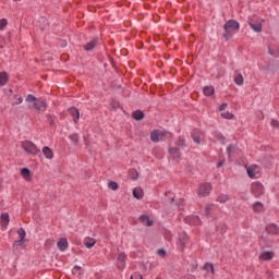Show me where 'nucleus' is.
I'll use <instances>...</instances> for the list:
<instances>
[{
  "instance_id": "1",
  "label": "nucleus",
  "mask_w": 279,
  "mask_h": 279,
  "mask_svg": "<svg viewBox=\"0 0 279 279\" xmlns=\"http://www.w3.org/2000/svg\"><path fill=\"white\" fill-rule=\"evenodd\" d=\"M225 33L222 34L223 40L228 43V40L232 39L235 32L241 29V24L236 20H229L223 25Z\"/></svg>"
},
{
  "instance_id": "2",
  "label": "nucleus",
  "mask_w": 279,
  "mask_h": 279,
  "mask_svg": "<svg viewBox=\"0 0 279 279\" xmlns=\"http://www.w3.org/2000/svg\"><path fill=\"white\" fill-rule=\"evenodd\" d=\"M251 193L254 197H260V195L265 194V186L259 181L253 182L251 184Z\"/></svg>"
},
{
  "instance_id": "3",
  "label": "nucleus",
  "mask_w": 279,
  "mask_h": 279,
  "mask_svg": "<svg viewBox=\"0 0 279 279\" xmlns=\"http://www.w3.org/2000/svg\"><path fill=\"white\" fill-rule=\"evenodd\" d=\"M213 191V185L210 183H203L199 185L198 195L199 197H208Z\"/></svg>"
},
{
  "instance_id": "4",
  "label": "nucleus",
  "mask_w": 279,
  "mask_h": 279,
  "mask_svg": "<svg viewBox=\"0 0 279 279\" xmlns=\"http://www.w3.org/2000/svg\"><path fill=\"white\" fill-rule=\"evenodd\" d=\"M266 232L267 234H270V236H278L279 234V227L276 223H268L266 226Z\"/></svg>"
},
{
  "instance_id": "5",
  "label": "nucleus",
  "mask_w": 279,
  "mask_h": 279,
  "mask_svg": "<svg viewBox=\"0 0 279 279\" xmlns=\"http://www.w3.org/2000/svg\"><path fill=\"white\" fill-rule=\"evenodd\" d=\"M0 223L2 230H8V226H10V214L3 213L0 216Z\"/></svg>"
},
{
  "instance_id": "6",
  "label": "nucleus",
  "mask_w": 279,
  "mask_h": 279,
  "mask_svg": "<svg viewBox=\"0 0 279 279\" xmlns=\"http://www.w3.org/2000/svg\"><path fill=\"white\" fill-rule=\"evenodd\" d=\"M69 114H71L73 117V121L74 123H78L80 122V109H77L76 107L72 106L68 109Z\"/></svg>"
},
{
  "instance_id": "7",
  "label": "nucleus",
  "mask_w": 279,
  "mask_h": 279,
  "mask_svg": "<svg viewBox=\"0 0 279 279\" xmlns=\"http://www.w3.org/2000/svg\"><path fill=\"white\" fill-rule=\"evenodd\" d=\"M97 43H99V37H94L89 43L83 46L85 51H93L95 47H97Z\"/></svg>"
},
{
  "instance_id": "8",
  "label": "nucleus",
  "mask_w": 279,
  "mask_h": 279,
  "mask_svg": "<svg viewBox=\"0 0 279 279\" xmlns=\"http://www.w3.org/2000/svg\"><path fill=\"white\" fill-rule=\"evenodd\" d=\"M57 247L60 252H66V250H69V240H66V238H61L57 243Z\"/></svg>"
},
{
  "instance_id": "9",
  "label": "nucleus",
  "mask_w": 279,
  "mask_h": 279,
  "mask_svg": "<svg viewBox=\"0 0 279 279\" xmlns=\"http://www.w3.org/2000/svg\"><path fill=\"white\" fill-rule=\"evenodd\" d=\"M258 169V166L257 165H252L250 167H246V173L248 175V178H251L252 180L258 178L256 177V170Z\"/></svg>"
},
{
  "instance_id": "10",
  "label": "nucleus",
  "mask_w": 279,
  "mask_h": 279,
  "mask_svg": "<svg viewBox=\"0 0 279 279\" xmlns=\"http://www.w3.org/2000/svg\"><path fill=\"white\" fill-rule=\"evenodd\" d=\"M131 117L134 119V121H143V119H145V112H143L141 109H137L132 112Z\"/></svg>"
},
{
  "instance_id": "11",
  "label": "nucleus",
  "mask_w": 279,
  "mask_h": 279,
  "mask_svg": "<svg viewBox=\"0 0 279 279\" xmlns=\"http://www.w3.org/2000/svg\"><path fill=\"white\" fill-rule=\"evenodd\" d=\"M41 151L47 160H53V150L51 149V147L44 146Z\"/></svg>"
},
{
  "instance_id": "12",
  "label": "nucleus",
  "mask_w": 279,
  "mask_h": 279,
  "mask_svg": "<svg viewBox=\"0 0 279 279\" xmlns=\"http://www.w3.org/2000/svg\"><path fill=\"white\" fill-rule=\"evenodd\" d=\"M179 242L182 247H186V243H189V234L185 231L179 233Z\"/></svg>"
},
{
  "instance_id": "13",
  "label": "nucleus",
  "mask_w": 279,
  "mask_h": 279,
  "mask_svg": "<svg viewBox=\"0 0 279 279\" xmlns=\"http://www.w3.org/2000/svg\"><path fill=\"white\" fill-rule=\"evenodd\" d=\"M140 221L141 223H146L147 228H151V226H154V220H151L147 215L140 216Z\"/></svg>"
},
{
  "instance_id": "14",
  "label": "nucleus",
  "mask_w": 279,
  "mask_h": 279,
  "mask_svg": "<svg viewBox=\"0 0 279 279\" xmlns=\"http://www.w3.org/2000/svg\"><path fill=\"white\" fill-rule=\"evenodd\" d=\"M10 82V75L5 71L0 72V86H5Z\"/></svg>"
},
{
  "instance_id": "15",
  "label": "nucleus",
  "mask_w": 279,
  "mask_h": 279,
  "mask_svg": "<svg viewBox=\"0 0 279 279\" xmlns=\"http://www.w3.org/2000/svg\"><path fill=\"white\" fill-rule=\"evenodd\" d=\"M274 258V252L264 251L259 255V260H271Z\"/></svg>"
},
{
  "instance_id": "16",
  "label": "nucleus",
  "mask_w": 279,
  "mask_h": 279,
  "mask_svg": "<svg viewBox=\"0 0 279 279\" xmlns=\"http://www.w3.org/2000/svg\"><path fill=\"white\" fill-rule=\"evenodd\" d=\"M33 108L35 110H43V108L44 110H47L48 108L47 100H39L38 102H34Z\"/></svg>"
},
{
  "instance_id": "17",
  "label": "nucleus",
  "mask_w": 279,
  "mask_h": 279,
  "mask_svg": "<svg viewBox=\"0 0 279 279\" xmlns=\"http://www.w3.org/2000/svg\"><path fill=\"white\" fill-rule=\"evenodd\" d=\"M248 25L251 29H253V32H256L257 34H259V32H263V24L260 22H257V23L248 22Z\"/></svg>"
},
{
  "instance_id": "18",
  "label": "nucleus",
  "mask_w": 279,
  "mask_h": 279,
  "mask_svg": "<svg viewBox=\"0 0 279 279\" xmlns=\"http://www.w3.org/2000/svg\"><path fill=\"white\" fill-rule=\"evenodd\" d=\"M31 144H34V142H32L29 140L23 141L21 143V147H22V149H24V151H26V154H29V150L33 148V146Z\"/></svg>"
},
{
  "instance_id": "19",
  "label": "nucleus",
  "mask_w": 279,
  "mask_h": 279,
  "mask_svg": "<svg viewBox=\"0 0 279 279\" xmlns=\"http://www.w3.org/2000/svg\"><path fill=\"white\" fill-rule=\"evenodd\" d=\"M144 195L145 194L143 192V189H141V187H134L133 189V197L135 199H143Z\"/></svg>"
},
{
  "instance_id": "20",
  "label": "nucleus",
  "mask_w": 279,
  "mask_h": 279,
  "mask_svg": "<svg viewBox=\"0 0 279 279\" xmlns=\"http://www.w3.org/2000/svg\"><path fill=\"white\" fill-rule=\"evenodd\" d=\"M160 136H162V134L158 132V130H154L150 133V141L153 143H158L160 141Z\"/></svg>"
},
{
  "instance_id": "21",
  "label": "nucleus",
  "mask_w": 279,
  "mask_h": 279,
  "mask_svg": "<svg viewBox=\"0 0 279 279\" xmlns=\"http://www.w3.org/2000/svg\"><path fill=\"white\" fill-rule=\"evenodd\" d=\"M20 173L24 180H31L32 178V170H29V168H22Z\"/></svg>"
},
{
  "instance_id": "22",
  "label": "nucleus",
  "mask_w": 279,
  "mask_h": 279,
  "mask_svg": "<svg viewBox=\"0 0 279 279\" xmlns=\"http://www.w3.org/2000/svg\"><path fill=\"white\" fill-rule=\"evenodd\" d=\"M253 210L258 214L265 213V205L260 202H256L253 204Z\"/></svg>"
},
{
  "instance_id": "23",
  "label": "nucleus",
  "mask_w": 279,
  "mask_h": 279,
  "mask_svg": "<svg viewBox=\"0 0 279 279\" xmlns=\"http://www.w3.org/2000/svg\"><path fill=\"white\" fill-rule=\"evenodd\" d=\"M140 175L141 174L138 173V170H136V168H131L129 170V178L131 180L136 181V180H138Z\"/></svg>"
},
{
  "instance_id": "24",
  "label": "nucleus",
  "mask_w": 279,
  "mask_h": 279,
  "mask_svg": "<svg viewBox=\"0 0 279 279\" xmlns=\"http://www.w3.org/2000/svg\"><path fill=\"white\" fill-rule=\"evenodd\" d=\"M95 243H97V241L93 238H87L84 240L83 245H85V247H87V250H90L92 247H95Z\"/></svg>"
},
{
  "instance_id": "25",
  "label": "nucleus",
  "mask_w": 279,
  "mask_h": 279,
  "mask_svg": "<svg viewBox=\"0 0 279 279\" xmlns=\"http://www.w3.org/2000/svg\"><path fill=\"white\" fill-rule=\"evenodd\" d=\"M168 153L171 156H174V158H181L182 157V153H180V148H178V147H170L168 149Z\"/></svg>"
},
{
  "instance_id": "26",
  "label": "nucleus",
  "mask_w": 279,
  "mask_h": 279,
  "mask_svg": "<svg viewBox=\"0 0 279 279\" xmlns=\"http://www.w3.org/2000/svg\"><path fill=\"white\" fill-rule=\"evenodd\" d=\"M203 95L206 97H211V95H215V87L214 86H205L203 88Z\"/></svg>"
},
{
  "instance_id": "27",
  "label": "nucleus",
  "mask_w": 279,
  "mask_h": 279,
  "mask_svg": "<svg viewBox=\"0 0 279 279\" xmlns=\"http://www.w3.org/2000/svg\"><path fill=\"white\" fill-rule=\"evenodd\" d=\"M214 138H217V141H219L221 143V145H226V136H223V134H221V132L215 131Z\"/></svg>"
},
{
  "instance_id": "28",
  "label": "nucleus",
  "mask_w": 279,
  "mask_h": 279,
  "mask_svg": "<svg viewBox=\"0 0 279 279\" xmlns=\"http://www.w3.org/2000/svg\"><path fill=\"white\" fill-rule=\"evenodd\" d=\"M25 241L27 240H23L20 238V240H16L13 242V252H16V250H19V247H23V245L25 244Z\"/></svg>"
},
{
  "instance_id": "29",
  "label": "nucleus",
  "mask_w": 279,
  "mask_h": 279,
  "mask_svg": "<svg viewBox=\"0 0 279 279\" xmlns=\"http://www.w3.org/2000/svg\"><path fill=\"white\" fill-rule=\"evenodd\" d=\"M216 230H217V232H220V234H226V232H228V225L222 222L216 227Z\"/></svg>"
},
{
  "instance_id": "30",
  "label": "nucleus",
  "mask_w": 279,
  "mask_h": 279,
  "mask_svg": "<svg viewBox=\"0 0 279 279\" xmlns=\"http://www.w3.org/2000/svg\"><path fill=\"white\" fill-rule=\"evenodd\" d=\"M69 138L71 140L73 145H75V146L80 145V134H77V133L71 134V135H69Z\"/></svg>"
},
{
  "instance_id": "31",
  "label": "nucleus",
  "mask_w": 279,
  "mask_h": 279,
  "mask_svg": "<svg viewBox=\"0 0 279 279\" xmlns=\"http://www.w3.org/2000/svg\"><path fill=\"white\" fill-rule=\"evenodd\" d=\"M29 145H32L33 148L28 151V154L31 156H38V154H40L38 146H36V144H34V143L29 144Z\"/></svg>"
},
{
  "instance_id": "32",
  "label": "nucleus",
  "mask_w": 279,
  "mask_h": 279,
  "mask_svg": "<svg viewBox=\"0 0 279 279\" xmlns=\"http://www.w3.org/2000/svg\"><path fill=\"white\" fill-rule=\"evenodd\" d=\"M236 149H238L236 145L230 144L227 147V156H228V158H230V156H232V151H236Z\"/></svg>"
},
{
  "instance_id": "33",
  "label": "nucleus",
  "mask_w": 279,
  "mask_h": 279,
  "mask_svg": "<svg viewBox=\"0 0 279 279\" xmlns=\"http://www.w3.org/2000/svg\"><path fill=\"white\" fill-rule=\"evenodd\" d=\"M230 199V197L227 194H221L217 197V202H219L220 204H226V202H228Z\"/></svg>"
},
{
  "instance_id": "34",
  "label": "nucleus",
  "mask_w": 279,
  "mask_h": 279,
  "mask_svg": "<svg viewBox=\"0 0 279 279\" xmlns=\"http://www.w3.org/2000/svg\"><path fill=\"white\" fill-rule=\"evenodd\" d=\"M243 82H244V78H243V75L242 74H238L234 78V83L238 85V86H243Z\"/></svg>"
},
{
  "instance_id": "35",
  "label": "nucleus",
  "mask_w": 279,
  "mask_h": 279,
  "mask_svg": "<svg viewBox=\"0 0 279 279\" xmlns=\"http://www.w3.org/2000/svg\"><path fill=\"white\" fill-rule=\"evenodd\" d=\"M25 101H27V104H32V102L36 104V101H38V98L32 94H28L26 96Z\"/></svg>"
},
{
  "instance_id": "36",
  "label": "nucleus",
  "mask_w": 279,
  "mask_h": 279,
  "mask_svg": "<svg viewBox=\"0 0 279 279\" xmlns=\"http://www.w3.org/2000/svg\"><path fill=\"white\" fill-rule=\"evenodd\" d=\"M46 119H47L49 125H51L52 128L56 125V117L48 113L46 116Z\"/></svg>"
},
{
  "instance_id": "37",
  "label": "nucleus",
  "mask_w": 279,
  "mask_h": 279,
  "mask_svg": "<svg viewBox=\"0 0 279 279\" xmlns=\"http://www.w3.org/2000/svg\"><path fill=\"white\" fill-rule=\"evenodd\" d=\"M118 260L121 263L122 268L125 267V260H128V256L125 254H120L118 256Z\"/></svg>"
},
{
  "instance_id": "38",
  "label": "nucleus",
  "mask_w": 279,
  "mask_h": 279,
  "mask_svg": "<svg viewBox=\"0 0 279 279\" xmlns=\"http://www.w3.org/2000/svg\"><path fill=\"white\" fill-rule=\"evenodd\" d=\"M178 147H186V140L184 137L180 136L177 141Z\"/></svg>"
},
{
  "instance_id": "39",
  "label": "nucleus",
  "mask_w": 279,
  "mask_h": 279,
  "mask_svg": "<svg viewBox=\"0 0 279 279\" xmlns=\"http://www.w3.org/2000/svg\"><path fill=\"white\" fill-rule=\"evenodd\" d=\"M108 186L111 189V191H119V183H117L116 181H110L108 183Z\"/></svg>"
},
{
  "instance_id": "40",
  "label": "nucleus",
  "mask_w": 279,
  "mask_h": 279,
  "mask_svg": "<svg viewBox=\"0 0 279 279\" xmlns=\"http://www.w3.org/2000/svg\"><path fill=\"white\" fill-rule=\"evenodd\" d=\"M17 234L20 239L26 240L25 236H27V232L23 228L17 229Z\"/></svg>"
},
{
  "instance_id": "41",
  "label": "nucleus",
  "mask_w": 279,
  "mask_h": 279,
  "mask_svg": "<svg viewBox=\"0 0 279 279\" xmlns=\"http://www.w3.org/2000/svg\"><path fill=\"white\" fill-rule=\"evenodd\" d=\"M8 27V20L7 19H1L0 20V31L3 32Z\"/></svg>"
},
{
  "instance_id": "42",
  "label": "nucleus",
  "mask_w": 279,
  "mask_h": 279,
  "mask_svg": "<svg viewBox=\"0 0 279 279\" xmlns=\"http://www.w3.org/2000/svg\"><path fill=\"white\" fill-rule=\"evenodd\" d=\"M208 267H209L210 274H215V265H213V264H210V263H206V264L204 265V269H208Z\"/></svg>"
},
{
  "instance_id": "43",
  "label": "nucleus",
  "mask_w": 279,
  "mask_h": 279,
  "mask_svg": "<svg viewBox=\"0 0 279 279\" xmlns=\"http://www.w3.org/2000/svg\"><path fill=\"white\" fill-rule=\"evenodd\" d=\"M221 117L223 118V119H234V114L233 113H231V112H222L221 113Z\"/></svg>"
},
{
  "instance_id": "44",
  "label": "nucleus",
  "mask_w": 279,
  "mask_h": 279,
  "mask_svg": "<svg viewBox=\"0 0 279 279\" xmlns=\"http://www.w3.org/2000/svg\"><path fill=\"white\" fill-rule=\"evenodd\" d=\"M157 254L158 256H161L162 258H165V256H167V251L165 248H159L157 250Z\"/></svg>"
},
{
  "instance_id": "45",
  "label": "nucleus",
  "mask_w": 279,
  "mask_h": 279,
  "mask_svg": "<svg viewBox=\"0 0 279 279\" xmlns=\"http://www.w3.org/2000/svg\"><path fill=\"white\" fill-rule=\"evenodd\" d=\"M192 138H193L194 143H197V145H199V143H202V138L199 137V135L192 134Z\"/></svg>"
},
{
  "instance_id": "46",
  "label": "nucleus",
  "mask_w": 279,
  "mask_h": 279,
  "mask_svg": "<svg viewBox=\"0 0 279 279\" xmlns=\"http://www.w3.org/2000/svg\"><path fill=\"white\" fill-rule=\"evenodd\" d=\"M270 125H271V128H277V129H279V121L276 120V119H271Z\"/></svg>"
},
{
  "instance_id": "47",
  "label": "nucleus",
  "mask_w": 279,
  "mask_h": 279,
  "mask_svg": "<svg viewBox=\"0 0 279 279\" xmlns=\"http://www.w3.org/2000/svg\"><path fill=\"white\" fill-rule=\"evenodd\" d=\"M213 210V205H206L205 206V215L208 217L210 215V211Z\"/></svg>"
},
{
  "instance_id": "48",
  "label": "nucleus",
  "mask_w": 279,
  "mask_h": 279,
  "mask_svg": "<svg viewBox=\"0 0 279 279\" xmlns=\"http://www.w3.org/2000/svg\"><path fill=\"white\" fill-rule=\"evenodd\" d=\"M130 279H143V275L135 272L134 276H131Z\"/></svg>"
},
{
  "instance_id": "49",
  "label": "nucleus",
  "mask_w": 279,
  "mask_h": 279,
  "mask_svg": "<svg viewBox=\"0 0 279 279\" xmlns=\"http://www.w3.org/2000/svg\"><path fill=\"white\" fill-rule=\"evenodd\" d=\"M226 108H228V104L220 105L218 109L220 112H223V110H226Z\"/></svg>"
},
{
  "instance_id": "50",
  "label": "nucleus",
  "mask_w": 279,
  "mask_h": 279,
  "mask_svg": "<svg viewBox=\"0 0 279 279\" xmlns=\"http://www.w3.org/2000/svg\"><path fill=\"white\" fill-rule=\"evenodd\" d=\"M179 279H195V276H193V275H185L184 277H181Z\"/></svg>"
},
{
  "instance_id": "51",
  "label": "nucleus",
  "mask_w": 279,
  "mask_h": 279,
  "mask_svg": "<svg viewBox=\"0 0 279 279\" xmlns=\"http://www.w3.org/2000/svg\"><path fill=\"white\" fill-rule=\"evenodd\" d=\"M73 271H82V266L75 265V266L73 267Z\"/></svg>"
},
{
  "instance_id": "52",
  "label": "nucleus",
  "mask_w": 279,
  "mask_h": 279,
  "mask_svg": "<svg viewBox=\"0 0 279 279\" xmlns=\"http://www.w3.org/2000/svg\"><path fill=\"white\" fill-rule=\"evenodd\" d=\"M223 160L217 162V169H220V167H223Z\"/></svg>"
},
{
  "instance_id": "53",
  "label": "nucleus",
  "mask_w": 279,
  "mask_h": 279,
  "mask_svg": "<svg viewBox=\"0 0 279 279\" xmlns=\"http://www.w3.org/2000/svg\"><path fill=\"white\" fill-rule=\"evenodd\" d=\"M19 104H23V97H19V98H17L16 106H19Z\"/></svg>"
},
{
  "instance_id": "54",
  "label": "nucleus",
  "mask_w": 279,
  "mask_h": 279,
  "mask_svg": "<svg viewBox=\"0 0 279 279\" xmlns=\"http://www.w3.org/2000/svg\"><path fill=\"white\" fill-rule=\"evenodd\" d=\"M173 202H175V196H172V197L170 198V204H173Z\"/></svg>"
},
{
  "instance_id": "55",
  "label": "nucleus",
  "mask_w": 279,
  "mask_h": 279,
  "mask_svg": "<svg viewBox=\"0 0 279 279\" xmlns=\"http://www.w3.org/2000/svg\"><path fill=\"white\" fill-rule=\"evenodd\" d=\"M268 53H270V56H274V50L268 49Z\"/></svg>"
},
{
  "instance_id": "56",
  "label": "nucleus",
  "mask_w": 279,
  "mask_h": 279,
  "mask_svg": "<svg viewBox=\"0 0 279 279\" xmlns=\"http://www.w3.org/2000/svg\"><path fill=\"white\" fill-rule=\"evenodd\" d=\"M169 193H171V191H167V192L165 193V196L167 197V195H169Z\"/></svg>"
},
{
  "instance_id": "57",
  "label": "nucleus",
  "mask_w": 279,
  "mask_h": 279,
  "mask_svg": "<svg viewBox=\"0 0 279 279\" xmlns=\"http://www.w3.org/2000/svg\"><path fill=\"white\" fill-rule=\"evenodd\" d=\"M197 269V267H194L193 269H192V271H195Z\"/></svg>"
},
{
  "instance_id": "58",
  "label": "nucleus",
  "mask_w": 279,
  "mask_h": 279,
  "mask_svg": "<svg viewBox=\"0 0 279 279\" xmlns=\"http://www.w3.org/2000/svg\"><path fill=\"white\" fill-rule=\"evenodd\" d=\"M210 269V266H207V270Z\"/></svg>"
}]
</instances>
